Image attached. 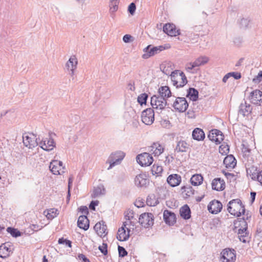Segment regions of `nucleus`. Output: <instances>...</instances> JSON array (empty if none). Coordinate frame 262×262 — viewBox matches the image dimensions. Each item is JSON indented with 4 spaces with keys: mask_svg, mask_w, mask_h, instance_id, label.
<instances>
[{
    "mask_svg": "<svg viewBox=\"0 0 262 262\" xmlns=\"http://www.w3.org/2000/svg\"><path fill=\"white\" fill-rule=\"evenodd\" d=\"M183 192H185L186 195L190 196L194 194V190L190 186H184L182 188Z\"/></svg>",
    "mask_w": 262,
    "mask_h": 262,
    "instance_id": "obj_45",
    "label": "nucleus"
},
{
    "mask_svg": "<svg viewBox=\"0 0 262 262\" xmlns=\"http://www.w3.org/2000/svg\"><path fill=\"white\" fill-rule=\"evenodd\" d=\"M23 143L26 147L32 148L38 145L36 136L33 134H25L23 136Z\"/></svg>",
    "mask_w": 262,
    "mask_h": 262,
    "instance_id": "obj_15",
    "label": "nucleus"
},
{
    "mask_svg": "<svg viewBox=\"0 0 262 262\" xmlns=\"http://www.w3.org/2000/svg\"><path fill=\"white\" fill-rule=\"evenodd\" d=\"M251 195V203H253V202L255 200V196H256V192H251L250 193Z\"/></svg>",
    "mask_w": 262,
    "mask_h": 262,
    "instance_id": "obj_64",
    "label": "nucleus"
},
{
    "mask_svg": "<svg viewBox=\"0 0 262 262\" xmlns=\"http://www.w3.org/2000/svg\"><path fill=\"white\" fill-rule=\"evenodd\" d=\"M223 208L222 204L219 201L214 200L208 205V210L212 214H217Z\"/></svg>",
    "mask_w": 262,
    "mask_h": 262,
    "instance_id": "obj_19",
    "label": "nucleus"
},
{
    "mask_svg": "<svg viewBox=\"0 0 262 262\" xmlns=\"http://www.w3.org/2000/svg\"><path fill=\"white\" fill-rule=\"evenodd\" d=\"M128 222L123 223L122 227L118 229L117 232V239L120 241H126L129 237L130 229L127 227Z\"/></svg>",
    "mask_w": 262,
    "mask_h": 262,
    "instance_id": "obj_12",
    "label": "nucleus"
},
{
    "mask_svg": "<svg viewBox=\"0 0 262 262\" xmlns=\"http://www.w3.org/2000/svg\"><path fill=\"white\" fill-rule=\"evenodd\" d=\"M154 217L152 213L145 212L142 213L139 218V222L144 228H148L154 224Z\"/></svg>",
    "mask_w": 262,
    "mask_h": 262,
    "instance_id": "obj_6",
    "label": "nucleus"
},
{
    "mask_svg": "<svg viewBox=\"0 0 262 262\" xmlns=\"http://www.w3.org/2000/svg\"><path fill=\"white\" fill-rule=\"evenodd\" d=\"M118 252L120 257H123L127 254V252L125 248L120 246H118Z\"/></svg>",
    "mask_w": 262,
    "mask_h": 262,
    "instance_id": "obj_51",
    "label": "nucleus"
},
{
    "mask_svg": "<svg viewBox=\"0 0 262 262\" xmlns=\"http://www.w3.org/2000/svg\"><path fill=\"white\" fill-rule=\"evenodd\" d=\"M209 60L207 56H201L196 59L193 62L187 63L185 66L186 71L190 73H194L192 71L195 68L200 67L206 63Z\"/></svg>",
    "mask_w": 262,
    "mask_h": 262,
    "instance_id": "obj_5",
    "label": "nucleus"
},
{
    "mask_svg": "<svg viewBox=\"0 0 262 262\" xmlns=\"http://www.w3.org/2000/svg\"><path fill=\"white\" fill-rule=\"evenodd\" d=\"M94 228L97 234L101 237L104 236L107 234V227L103 222L96 224Z\"/></svg>",
    "mask_w": 262,
    "mask_h": 262,
    "instance_id": "obj_25",
    "label": "nucleus"
},
{
    "mask_svg": "<svg viewBox=\"0 0 262 262\" xmlns=\"http://www.w3.org/2000/svg\"><path fill=\"white\" fill-rule=\"evenodd\" d=\"M73 181V177H71L69 178L68 180V189H70L71 187L72 186V183Z\"/></svg>",
    "mask_w": 262,
    "mask_h": 262,
    "instance_id": "obj_61",
    "label": "nucleus"
},
{
    "mask_svg": "<svg viewBox=\"0 0 262 262\" xmlns=\"http://www.w3.org/2000/svg\"><path fill=\"white\" fill-rule=\"evenodd\" d=\"M238 225L241 227L238 230V235H247L248 225L245 221V217H243L242 220L239 221Z\"/></svg>",
    "mask_w": 262,
    "mask_h": 262,
    "instance_id": "obj_34",
    "label": "nucleus"
},
{
    "mask_svg": "<svg viewBox=\"0 0 262 262\" xmlns=\"http://www.w3.org/2000/svg\"><path fill=\"white\" fill-rule=\"evenodd\" d=\"M75 70L76 69L67 70L69 72V75L71 76V77L73 79H74V78Z\"/></svg>",
    "mask_w": 262,
    "mask_h": 262,
    "instance_id": "obj_60",
    "label": "nucleus"
},
{
    "mask_svg": "<svg viewBox=\"0 0 262 262\" xmlns=\"http://www.w3.org/2000/svg\"><path fill=\"white\" fill-rule=\"evenodd\" d=\"M224 164L227 168H233L236 164V160L233 155H230L225 157Z\"/></svg>",
    "mask_w": 262,
    "mask_h": 262,
    "instance_id": "obj_30",
    "label": "nucleus"
},
{
    "mask_svg": "<svg viewBox=\"0 0 262 262\" xmlns=\"http://www.w3.org/2000/svg\"><path fill=\"white\" fill-rule=\"evenodd\" d=\"M231 77H233L235 79H239L241 78V74L238 72H231Z\"/></svg>",
    "mask_w": 262,
    "mask_h": 262,
    "instance_id": "obj_58",
    "label": "nucleus"
},
{
    "mask_svg": "<svg viewBox=\"0 0 262 262\" xmlns=\"http://www.w3.org/2000/svg\"><path fill=\"white\" fill-rule=\"evenodd\" d=\"M137 162L142 166L150 165L153 162L152 157L147 152H143L137 156Z\"/></svg>",
    "mask_w": 262,
    "mask_h": 262,
    "instance_id": "obj_13",
    "label": "nucleus"
},
{
    "mask_svg": "<svg viewBox=\"0 0 262 262\" xmlns=\"http://www.w3.org/2000/svg\"><path fill=\"white\" fill-rule=\"evenodd\" d=\"M172 106L179 112H184L188 107V103L184 97L176 98Z\"/></svg>",
    "mask_w": 262,
    "mask_h": 262,
    "instance_id": "obj_14",
    "label": "nucleus"
},
{
    "mask_svg": "<svg viewBox=\"0 0 262 262\" xmlns=\"http://www.w3.org/2000/svg\"><path fill=\"white\" fill-rule=\"evenodd\" d=\"M167 183L172 187H175L180 184L181 177L177 174H170L167 179Z\"/></svg>",
    "mask_w": 262,
    "mask_h": 262,
    "instance_id": "obj_26",
    "label": "nucleus"
},
{
    "mask_svg": "<svg viewBox=\"0 0 262 262\" xmlns=\"http://www.w3.org/2000/svg\"><path fill=\"white\" fill-rule=\"evenodd\" d=\"M50 169L53 174L58 175L64 173L65 167L63 163L58 160H52L50 164Z\"/></svg>",
    "mask_w": 262,
    "mask_h": 262,
    "instance_id": "obj_8",
    "label": "nucleus"
},
{
    "mask_svg": "<svg viewBox=\"0 0 262 262\" xmlns=\"http://www.w3.org/2000/svg\"><path fill=\"white\" fill-rule=\"evenodd\" d=\"M189 148V144L184 140H180L177 142L175 151L180 152H186Z\"/></svg>",
    "mask_w": 262,
    "mask_h": 262,
    "instance_id": "obj_32",
    "label": "nucleus"
},
{
    "mask_svg": "<svg viewBox=\"0 0 262 262\" xmlns=\"http://www.w3.org/2000/svg\"><path fill=\"white\" fill-rule=\"evenodd\" d=\"M151 171V173L154 175L159 174H160L162 172L163 168L161 166H159V165L154 164L152 167Z\"/></svg>",
    "mask_w": 262,
    "mask_h": 262,
    "instance_id": "obj_46",
    "label": "nucleus"
},
{
    "mask_svg": "<svg viewBox=\"0 0 262 262\" xmlns=\"http://www.w3.org/2000/svg\"><path fill=\"white\" fill-rule=\"evenodd\" d=\"M136 10V6L134 3H132L128 7V12L132 15H134Z\"/></svg>",
    "mask_w": 262,
    "mask_h": 262,
    "instance_id": "obj_50",
    "label": "nucleus"
},
{
    "mask_svg": "<svg viewBox=\"0 0 262 262\" xmlns=\"http://www.w3.org/2000/svg\"><path fill=\"white\" fill-rule=\"evenodd\" d=\"M249 99L252 103L260 105L262 103V92L259 90H255L251 92Z\"/></svg>",
    "mask_w": 262,
    "mask_h": 262,
    "instance_id": "obj_17",
    "label": "nucleus"
},
{
    "mask_svg": "<svg viewBox=\"0 0 262 262\" xmlns=\"http://www.w3.org/2000/svg\"><path fill=\"white\" fill-rule=\"evenodd\" d=\"M58 243L59 244H64L66 246H68L69 247H72V242L70 241H69L67 239H65L63 237L60 238L58 239Z\"/></svg>",
    "mask_w": 262,
    "mask_h": 262,
    "instance_id": "obj_49",
    "label": "nucleus"
},
{
    "mask_svg": "<svg viewBox=\"0 0 262 262\" xmlns=\"http://www.w3.org/2000/svg\"><path fill=\"white\" fill-rule=\"evenodd\" d=\"M180 213L182 217L185 220L190 217V209L187 205H185L180 209Z\"/></svg>",
    "mask_w": 262,
    "mask_h": 262,
    "instance_id": "obj_35",
    "label": "nucleus"
},
{
    "mask_svg": "<svg viewBox=\"0 0 262 262\" xmlns=\"http://www.w3.org/2000/svg\"><path fill=\"white\" fill-rule=\"evenodd\" d=\"M154 110L151 108H147L142 112V121L146 125H151L154 121Z\"/></svg>",
    "mask_w": 262,
    "mask_h": 262,
    "instance_id": "obj_10",
    "label": "nucleus"
},
{
    "mask_svg": "<svg viewBox=\"0 0 262 262\" xmlns=\"http://www.w3.org/2000/svg\"><path fill=\"white\" fill-rule=\"evenodd\" d=\"M192 136L193 139L197 141H202L205 137L203 129L199 128H196L193 130Z\"/></svg>",
    "mask_w": 262,
    "mask_h": 262,
    "instance_id": "obj_31",
    "label": "nucleus"
},
{
    "mask_svg": "<svg viewBox=\"0 0 262 262\" xmlns=\"http://www.w3.org/2000/svg\"><path fill=\"white\" fill-rule=\"evenodd\" d=\"M244 162L245 163L248 177L251 178L253 180H256V176L258 174L259 171L257 170V167L253 165L254 160L253 158L248 155L247 157L244 158Z\"/></svg>",
    "mask_w": 262,
    "mask_h": 262,
    "instance_id": "obj_2",
    "label": "nucleus"
},
{
    "mask_svg": "<svg viewBox=\"0 0 262 262\" xmlns=\"http://www.w3.org/2000/svg\"><path fill=\"white\" fill-rule=\"evenodd\" d=\"M162 98H168L171 96V92L168 86H161L159 89V95Z\"/></svg>",
    "mask_w": 262,
    "mask_h": 262,
    "instance_id": "obj_37",
    "label": "nucleus"
},
{
    "mask_svg": "<svg viewBox=\"0 0 262 262\" xmlns=\"http://www.w3.org/2000/svg\"><path fill=\"white\" fill-rule=\"evenodd\" d=\"M227 210L231 214L237 217L244 215L245 213V206L238 199H233L228 203Z\"/></svg>",
    "mask_w": 262,
    "mask_h": 262,
    "instance_id": "obj_1",
    "label": "nucleus"
},
{
    "mask_svg": "<svg viewBox=\"0 0 262 262\" xmlns=\"http://www.w3.org/2000/svg\"><path fill=\"white\" fill-rule=\"evenodd\" d=\"M221 254L222 262H234L235 260L236 254L233 249H225L222 251Z\"/></svg>",
    "mask_w": 262,
    "mask_h": 262,
    "instance_id": "obj_11",
    "label": "nucleus"
},
{
    "mask_svg": "<svg viewBox=\"0 0 262 262\" xmlns=\"http://www.w3.org/2000/svg\"><path fill=\"white\" fill-rule=\"evenodd\" d=\"M163 31L171 36H176L179 34L178 30L176 29L175 26L170 24H167L164 26Z\"/></svg>",
    "mask_w": 262,
    "mask_h": 262,
    "instance_id": "obj_24",
    "label": "nucleus"
},
{
    "mask_svg": "<svg viewBox=\"0 0 262 262\" xmlns=\"http://www.w3.org/2000/svg\"><path fill=\"white\" fill-rule=\"evenodd\" d=\"M29 228L33 231H37L41 229V228L38 225L36 224H32L30 226Z\"/></svg>",
    "mask_w": 262,
    "mask_h": 262,
    "instance_id": "obj_57",
    "label": "nucleus"
},
{
    "mask_svg": "<svg viewBox=\"0 0 262 262\" xmlns=\"http://www.w3.org/2000/svg\"><path fill=\"white\" fill-rule=\"evenodd\" d=\"M78 64V60L74 55L71 56L66 64L67 70L76 69Z\"/></svg>",
    "mask_w": 262,
    "mask_h": 262,
    "instance_id": "obj_33",
    "label": "nucleus"
},
{
    "mask_svg": "<svg viewBox=\"0 0 262 262\" xmlns=\"http://www.w3.org/2000/svg\"><path fill=\"white\" fill-rule=\"evenodd\" d=\"M208 138L216 144H219L224 140V135L220 130L214 129L209 132Z\"/></svg>",
    "mask_w": 262,
    "mask_h": 262,
    "instance_id": "obj_16",
    "label": "nucleus"
},
{
    "mask_svg": "<svg viewBox=\"0 0 262 262\" xmlns=\"http://www.w3.org/2000/svg\"><path fill=\"white\" fill-rule=\"evenodd\" d=\"M125 156V154L122 151H116L112 153L106 161V163L110 164L107 169L110 170L115 165L119 164Z\"/></svg>",
    "mask_w": 262,
    "mask_h": 262,
    "instance_id": "obj_4",
    "label": "nucleus"
},
{
    "mask_svg": "<svg viewBox=\"0 0 262 262\" xmlns=\"http://www.w3.org/2000/svg\"><path fill=\"white\" fill-rule=\"evenodd\" d=\"M166 99L159 95H154L151 98L150 103L154 108L163 110L167 104Z\"/></svg>",
    "mask_w": 262,
    "mask_h": 262,
    "instance_id": "obj_9",
    "label": "nucleus"
},
{
    "mask_svg": "<svg viewBox=\"0 0 262 262\" xmlns=\"http://www.w3.org/2000/svg\"><path fill=\"white\" fill-rule=\"evenodd\" d=\"M107 244L103 243L102 246H100L99 247V249L100 250L102 253L105 255L107 254Z\"/></svg>",
    "mask_w": 262,
    "mask_h": 262,
    "instance_id": "obj_53",
    "label": "nucleus"
},
{
    "mask_svg": "<svg viewBox=\"0 0 262 262\" xmlns=\"http://www.w3.org/2000/svg\"><path fill=\"white\" fill-rule=\"evenodd\" d=\"M134 212L132 210L129 211V212L125 215V217L126 220V222H128V225L130 223V220L133 218L134 217Z\"/></svg>",
    "mask_w": 262,
    "mask_h": 262,
    "instance_id": "obj_52",
    "label": "nucleus"
},
{
    "mask_svg": "<svg viewBox=\"0 0 262 262\" xmlns=\"http://www.w3.org/2000/svg\"><path fill=\"white\" fill-rule=\"evenodd\" d=\"M255 181H257L262 185V170L259 171Z\"/></svg>",
    "mask_w": 262,
    "mask_h": 262,
    "instance_id": "obj_56",
    "label": "nucleus"
},
{
    "mask_svg": "<svg viewBox=\"0 0 262 262\" xmlns=\"http://www.w3.org/2000/svg\"><path fill=\"white\" fill-rule=\"evenodd\" d=\"M135 184L138 187H146L149 183V180L145 174L137 175L134 180Z\"/></svg>",
    "mask_w": 262,
    "mask_h": 262,
    "instance_id": "obj_21",
    "label": "nucleus"
},
{
    "mask_svg": "<svg viewBox=\"0 0 262 262\" xmlns=\"http://www.w3.org/2000/svg\"><path fill=\"white\" fill-rule=\"evenodd\" d=\"M163 219L165 222L169 225H173L176 222L175 214L170 211L166 210L163 213Z\"/></svg>",
    "mask_w": 262,
    "mask_h": 262,
    "instance_id": "obj_22",
    "label": "nucleus"
},
{
    "mask_svg": "<svg viewBox=\"0 0 262 262\" xmlns=\"http://www.w3.org/2000/svg\"><path fill=\"white\" fill-rule=\"evenodd\" d=\"M150 151L152 152L155 156L160 155L164 151V147L159 143H154L150 147Z\"/></svg>",
    "mask_w": 262,
    "mask_h": 262,
    "instance_id": "obj_29",
    "label": "nucleus"
},
{
    "mask_svg": "<svg viewBox=\"0 0 262 262\" xmlns=\"http://www.w3.org/2000/svg\"><path fill=\"white\" fill-rule=\"evenodd\" d=\"M250 21L251 19L250 18H243L241 19V24L245 28H248Z\"/></svg>",
    "mask_w": 262,
    "mask_h": 262,
    "instance_id": "obj_54",
    "label": "nucleus"
},
{
    "mask_svg": "<svg viewBox=\"0 0 262 262\" xmlns=\"http://www.w3.org/2000/svg\"><path fill=\"white\" fill-rule=\"evenodd\" d=\"M229 151V146L228 145L222 144L219 147V152L222 155H226Z\"/></svg>",
    "mask_w": 262,
    "mask_h": 262,
    "instance_id": "obj_48",
    "label": "nucleus"
},
{
    "mask_svg": "<svg viewBox=\"0 0 262 262\" xmlns=\"http://www.w3.org/2000/svg\"><path fill=\"white\" fill-rule=\"evenodd\" d=\"M77 226L81 229L87 230L89 228V221L86 215H80L77 221Z\"/></svg>",
    "mask_w": 262,
    "mask_h": 262,
    "instance_id": "obj_27",
    "label": "nucleus"
},
{
    "mask_svg": "<svg viewBox=\"0 0 262 262\" xmlns=\"http://www.w3.org/2000/svg\"><path fill=\"white\" fill-rule=\"evenodd\" d=\"M119 0H111L110 3V12L113 15L118 9Z\"/></svg>",
    "mask_w": 262,
    "mask_h": 262,
    "instance_id": "obj_42",
    "label": "nucleus"
},
{
    "mask_svg": "<svg viewBox=\"0 0 262 262\" xmlns=\"http://www.w3.org/2000/svg\"><path fill=\"white\" fill-rule=\"evenodd\" d=\"M105 193V188L103 185H99L96 187H95L93 190V192L91 194V196L93 198H96L99 196L104 194Z\"/></svg>",
    "mask_w": 262,
    "mask_h": 262,
    "instance_id": "obj_38",
    "label": "nucleus"
},
{
    "mask_svg": "<svg viewBox=\"0 0 262 262\" xmlns=\"http://www.w3.org/2000/svg\"><path fill=\"white\" fill-rule=\"evenodd\" d=\"M198 91L194 88H189L188 90L187 97H189L190 99L195 101L198 99Z\"/></svg>",
    "mask_w": 262,
    "mask_h": 262,
    "instance_id": "obj_39",
    "label": "nucleus"
},
{
    "mask_svg": "<svg viewBox=\"0 0 262 262\" xmlns=\"http://www.w3.org/2000/svg\"><path fill=\"white\" fill-rule=\"evenodd\" d=\"M39 145L40 147L46 151H51L55 147V142L54 140L50 138L49 139L46 138L44 140L41 141Z\"/></svg>",
    "mask_w": 262,
    "mask_h": 262,
    "instance_id": "obj_20",
    "label": "nucleus"
},
{
    "mask_svg": "<svg viewBox=\"0 0 262 262\" xmlns=\"http://www.w3.org/2000/svg\"><path fill=\"white\" fill-rule=\"evenodd\" d=\"M148 98V95L146 93H143L140 94L138 97V102L139 103H140L141 105H142L143 104H145L146 100Z\"/></svg>",
    "mask_w": 262,
    "mask_h": 262,
    "instance_id": "obj_47",
    "label": "nucleus"
},
{
    "mask_svg": "<svg viewBox=\"0 0 262 262\" xmlns=\"http://www.w3.org/2000/svg\"><path fill=\"white\" fill-rule=\"evenodd\" d=\"M164 49H165V48L163 46L152 47L151 45H149L144 49L143 51L145 53L142 55V58L147 59L159 53Z\"/></svg>",
    "mask_w": 262,
    "mask_h": 262,
    "instance_id": "obj_7",
    "label": "nucleus"
},
{
    "mask_svg": "<svg viewBox=\"0 0 262 262\" xmlns=\"http://www.w3.org/2000/svg\"><path fill=\"white\" fill-rule=\"evenodd\" d=\"M146 203L148 206H155L159 203V201L156 195L152 194L148 196Z\"/></svg>",
    "mask_w": 262,
    "mask_h": 262,
    "instance_id": "obj_40",
    "label": "nucleus"
},
{
    "mask_svg": "<svg viewBox=\"0 0 262 262\" xmlns=\"http://www.w3.org/2000/svg\"><path fill=\"white\" fill-rule=\"evenodd\" d=\"M231 77V73H229L227 74L226 75H225L224 76V77L223 78V81L224 82H225V83L226 82L227 80L228 79V78L229 77Z\"/></svg>",
    "mask_w": 262,
    "mask_h": 262,
    "instance_id": "obj_63",
    "label": "nucleus"
},
{
    "mask_svg": "<svg viewBox=\"0 0 262 262\" xmlns=\"http://www.w3.org/2000/svg\"><path fill=\"white\" fill-rule=\"evenodd\" d=\"M1 116L6 117L7 119L12 121L16 118V115L14 111L10 110L2 113Z\"/></svg>",
    "mask_w": 262,
    "mask_h": 262,
    "instance_id": "obj_41",
    "label": "nucleus"
},
{
    "mask_svg": "<svg viewBox=\"0 0 262 262\" xmlns=\"http://www.w3.org/2000/svg\"><path fill=\"white\" fill-rule=\"evenodd\" d=\"M203 177L201 174H193L190 179L191 184L193 186L200 185L203 183Z\"/></svg>",
    "mask_w": 262,
    "mask_h": 262,
    "instance_id": "obj_36",
    "label": "nucleus"
},
{
    "mask_svg": "<svg viewBox=\"0 0 262 262\" xmlns=\"http://www.w3.org/2000/svg\"><path fill=\"white\" fill-rule=\"evenodd\" d=\"M59 214V211L57 209L51 208L48 210L46 216L48 219L52 220L56 217Z\"/></svg>",
    "mask_w": 262,
    "mask_h": 262,
    "instance_id": "obj_43",
    "label": "nucleus"
},
{
    "mask_svg": "<svg viewBox=\"0 0 262 262\" xmlns=\"http://www.w3.org/2000/svg\"><path fill=\"white\" fill-rule=\"evenodd\" d=\"M211 185L212 189L216 191H222L225 188V183L224 180L220 178L214 179L212 182Z\"/></svg>",
    "mask_w": 262,
    "mask_h": 262,
    "instance_id": "obj_23",
    "label": "nucleus"
},
{
    "mask_svg": "<svg viewBox=\"0 0 262 262\" xmlns=\"http://www.w3.org/2000/svg\"><path fill=\"white\" fill-rule=\"evenodd\" d=\"M251 106L247 104L246 101L244 103H242L239 106L238 113L244 116H247L251 113L252 111Z\"/></svg>",
    "mask_w": 262,
    "mask_h": 262,
    "instance_id": "obj_28",
    "label": "nucleus"
},
{
    "mask_svg": "<svg viewBox=\"0 0 262 262\" xmlns=\"http://www.w3.org/2000/svg\"><path fill=\"white\" fill-rule=\"evenodd\" d=\"M132 36L130 35L126 34L123 37V40L125 42H129L130 41Z\"/></svg>",
    "mask_w": 262,
    "mask_h": 262,
    "instance_id": "obj_59",
    "label": "nucleus"
},
{
    "mask_svg": "<svg viewBox=\"0 0 262 262\" xmlns=\"http://www.w3.org/2000/svg\"><path fill=\"white\" fill-rule=\"evenodd\" d=\"M7 231L8 233H10L12 236L15 237L19 236L21 235V233L19 231L12 227L7 228Z\"/></svg>",
    "mask_w": 262,
    "mask_h": 262,
    "instance_id": "obj_44",
    "label": "nucleus"
},
{
    "mask_svg": "<svg viewBox=\"0 0 262 262\" xmlns=\"http://www.w3.org/2000/svg\"><path fill=\"white\" fill-rule=\"evenodd\" d=\"M12 253L11 243H6L0 246V257L5 258L8 257Z\"/></svg>",
    "mask_w": 262,
    "mask_h": 262,
    "instance_id": "obj_18",
    "label": "nucleus"
},
{
    "mask_svg": "<svg viewBox=\"0 0 262 262\" xmlns=\"http://www.w3.org/2000/svg\"><path fill=\"white\" fill-rule=\"evenodd\" d=\"M170 76L173 85L177 88L182 87L187 83L186 77L182 72L176 70L171 73Z\"/></svg>",
    "mask_w": 262,
    "mask_h": 262,
    "instance_id": "obj_3",
    "label": "nucleus"
},
{
    "mask_svg": "<svg viewBox=\"0 0 262 262\" xmlns=\"http://www.w3.org/2000/svg\"><path fill=\"white\" fill-rule=\"evenodd\" d=\"M99 204L98 201H92L89 206V208L92 210H95V206H97Z\"/></svg>",
    "mask_w": 262,
    "mask_h": 262,
    "instance_id": "obj_55",
    "label": "nucleus"
},
{
    "mask_svg": "<svg viewBox=\"0 0 262 262\" xmlns=\"http://www.w3.org/2000/svg\"><path fill=\"white\" fill-rule=\"evenodd\" d=\"M80 210L84 213L88 214V209L86 206L81 207L80 208Z\"/></svg>",
    "mask_w": 262,
    "mask_h": 262,
    "instance_id": "obj_62",
    "label": "nucleus"
}]
</instances>
